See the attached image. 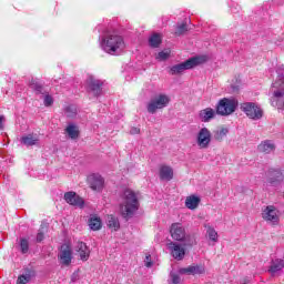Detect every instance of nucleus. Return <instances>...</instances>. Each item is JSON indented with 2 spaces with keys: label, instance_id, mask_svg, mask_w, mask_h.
Listing matches in <instances>:
<instances>
[{
  "label": "nucleus",
  "instance_id": "f3484780",
  "mask_svg": "<svg viewBox=\"0 0 284 284\" xmlns=\"http://www.w3.org/2000/svg\"><path fill=\"white\" fill-rule=\"evenodd\" d=\"M262 219L264 221H270V223H278V215L276 214V207L270 205L262 213Z\"/></svg>",
  "mask_w": 284,
  "mask_h": 284
},
{
  "label": "nucleus",
  "instance_id": "37998d69",
  "mask_svg": "<svg viewBox=\"0 0 284 284\" xmlns=\"http://www.w3.org/2000/svg\"><path fill=\"white\" fill-rule=\"evenodd\" d=\"M71 281H72V283H74V281H75V277H74V276H72Z\"/></svg>",
  "mask_w": 284,
  "mask_h": 284
},
{
  "label": "nucleus",
  "instance_id": "cd10ccee",
  "mask_svg": "<svg viewBox=\"0 0 284 284\" xmlns=\"http://www.w3.org/2000/svg\"><path fill=\"white\" fill-rule=\"evenodd\" d=\"M65 132H67L69 139H73V140H75L80 134L79 126L74 125L73 123H71L67 126Z\"/></svg>",
  "mask_w": 284,
  "mask_h": 284
},
{
  "label": "nucleus",
  "instance_id": "dca6fc26",
  "mask_svg": "<svg viewBox=\"0 0 284 284\" xmlns=\"http://www.w3.org/2000/svg\"><path fill=\"white\" fill-rule=\"evenodd\" d=\"M59 258L62 265H70L72 263V248L70 245H62L60 248Z\"/></svg>",
  "mask_w": 284,
  "mask_h": 284
},
{
  "label": "nucleus",
  "instance_id": "f8f14e48",
  "mask_svg": "<svg viewBox=\"0 0 284 284\" xmlns=\"http://www.w3.org/2000/svg\"><path fill=\"white\" fill-rule=\"evenodd\" d=\"M196 143L201 150H207L212 143V132L207 128H202L197 133Z\"/></svg>",
  "mask_w": 284,
  "mask_h": 284
},
{
  "label": "nucleus",
  "instance_id": "79ce46f5",
  "mask_svg": "<svg viewBox=\"0 0 284 284\" xmlns=\"http://www.w3.org/2000/svg\"><path fill=\"white\" fill-rule=\"evenodd\" d=\"M231 88H232L233 92H237V90H239V87H236V85H231Z\"/></svg>",
  "mask_w": 284,
  "mask_h": 284
},
{
  "label": "nucleus",
  "instance_id": "f03ea898",
  "mask_svg": "<svg viewBox=\"0 0 284 284\" xmlns=\"http://www.w3.org/2000/svg\"><path fill=\"white\" fill-rule=\"evenodd\" d=\"M101 48L106 54L119 57L125 49V41H123V37L119 34L108 33L102 38Z\"/></svg>",
  "mask_w": 284,
  "mask_h": 284
},
{
  "label": "nucleus",
  "instance_id": "20e7f679",
  "mask_svg": "<svg viewBox=\"0 0 284 284\" xmlns=\"http://www.w3.org/2000/svg\"><path fill=\"white\" fill-rule=\"evenodd\" d=\"M170 234L173 241L183 243L184 247H192L196 245V237L185 233V227L181 223H173L170 229Z\"/></svg>",
  "mask_w": 284,
  "mask_h": 284
},
{
  "label": "nucleus",
  "instance_id": "423d86ee",
  "mask_svg": "<svg viewBox=\"0 0 284 284\" xmlns=\"http://www.w3.org/2000/svg\"><path fill=\"white\" fill-rule=\"evenodd\" d=\"M277 78L278 80L273 83V99L278 110H284V65L277 69Z\"/></svg>",
  "mask_w": 284,
  "mask_h": 284
},
{
  "label": "nucleus",
  "instance_id": "4c0bfd02",
  "mask_svg": "<svg viewBox=\"0 0 284 284\" xmlns=\"http://www.w3.org/2000/svg\"><path fill=\"white\" fill-rule=\"evenodd\" d=\"M65 114L69 116V119H73V116H77V111L73 110L72 106H67Z\"/></svg>",
  "mask_w": 284,
  "mask_h": 284
},
{
  "label": "nucleus",
  "instance_id": "412c9836",
  "mask_svg": "<svg viewBox=\"0 0 284 284\" xmlns=\"http://www.w3.org/2000/svg\"><path fill=\"white\" fill-rule=\"evenodd\" d=\"M160 179L161 181H172V179H174V170H172V166L162 165L160 168Z\"/></svg>",
  "mask_w": 284,
  "mask_h": 284
},
{
  "label": "nucleus",
  "instance_id": "9d476101",
  "mask_svg": "<svg viewBox=\"0 0 284 284\" xmlns=\"http://www.w3.org/2000/svg\"><path fill=\"white\" fill-rule=\"evenodd\" d=\"M87 92L93 94V97H101L103 94V81L94 78V75H88L85 80Z\"/></svg>",
  "mask_w": 284,
  "mask_h": 284
},
{
  "label": "nucleus",
  "instance_id": "5701e85b",
  "mask_svg": "<svg viewBox=\"0 0 284 284\" xmlns=\"http://www.w3.org/2000/svg\"><path fill=\"white\" fill-rule=\"evenodd\" d=\"M77 247L81 261H88L90 258V247H88V244L85 242H79Z\"/></svg>",
  "mask_w": 284,
  "mask_h": 284
},
{
  "label": "nucleus",
  "instance_id": "6ab92c4d",
  "mask_svg": "<svg viewBox=\"0 0 284 284\" xmlns=\"http://www.w3.org/2000/svg\"><path fill=\"white\" fill-rule=\"evenodd\" d=\"M275 150H276V144H274L272 140L262 141L257 145V151L262 152V154H272V152H274Z\"/></svg>",
  "mask_w": 284,
  "mask_h": 284
},
{
  "label": "nucleus",
  "instance_id": "7c9ffc66",
  "mask_svg": "<svg viewBox=\"0 0 284 284\" xmlns=\"http://www.w3.org/2000/svg\"><path fill=\"white\" fill-rule=\"evenodd\" d=\"M284 267V261L283 260H275L272 262L268 272H271V274H276V272H281V270H283Z\"/></svg>",
  "mask_w": 284,
  "mask_h": 284
},
{
  "label": "nucleus",
  "instance_id": "a19ab883",
  "mask_svg": "<svg viewBox=\"0 0 284 284\" xmlns=\"http://www.w3.org/2000/svg\"><path fill=\"white\" fill-rule=\"evenodd\" d=\"M3 121H6V116L0 115V130H3Z\"/></svg>",
  "mask_w": 284,
  "mask_h": 284
},
{
  "label": "nucleus",
  "instance_id": "b1692460",
  "mask_svg": "<svg viewBox=\"0 0 284 284\" xmlns=\"http://www.w3.org/2000/svg\"><path fill=\"white\" fill-rule=\"evenodd\" d=\"M199 203H201V197L196 195H190L185 200V206L189 210H196L199 207Z\"/></svg>",
  "mask_w": 284,
  "mask_h": 284
},
{
  "label": "nucleus",
  "instance_id": "c85d7f7f",
  "mask_svg": "<svg viewBox=\"0 0 284 284\" xmlns=\"http://www.w3.org/2000/svg\"><path fill=\"white\" fill-rule=\"evenodd\" d=\"M205 229H206V236L209 241H212L213 243H217L219 233L216 232V230H214V227H212L211 225H205Z\"/></svg>",
  "mask_w": 284,
  "mask_h": 284
},
{
  "label": "nucleus",
  "instance_id": "1a4fd4ad",
  "mask_svg": "<svg viewBox=\"0 0 284 284\" xmlns=\"http://www.w3.org/2000/svg\"><path fill=\"white\" fill-rule=\"evenodd\" d=\"M168 105H170V97L159 94L149 102L146 110L149 114H156V110H163V108H168Z\"/></svg>",
  "mask_w": 284,
  "mask_h": 284
},
{
  "label": "nucleus",
  "instance_id": "a878e982",
  "mask_svg": "<svg viewBox=\"0 0 284 284\" xmlns=\"http://www.w3.org/2000/svg\"><path fill=\"white\" fill-rule=\"evenodd\" d=\"M106 225L108 227H110V230H114V232H119V230H121V223L119 222V217L114 215L108 216Z\"/></svg>",
  "mask_w": 284,
  "mask_h": 284
},
{
  "label": "nucleus",
  "instance_id": "9b49d317",
  "mask_svg": "<svg viewBox=\"0 0 284 284\" xmlns=\"http://www.w3.org/2000/svg\"><path fill=\"white\" fill-rule=\"evenodd\" d=\"M266 176V185L270 187H281L283 185L284 175L280 169H268Z\"/></svg>",
  "mask_w": 284,
  "mask_h": 284
},
{
  "label": "nucleus",
  "instance_id": "6e6552de",
  "mask_svg": "<svg viewBox=\"0 0 284 284\" xmlns=\"http://www.w3.org/2000/svg\"><path fill=\"white\" fill-rule=\"evenodd\" d=\"M240 110L246 114L252 121H261L263 119V109L256 102H244L240 104Z\"/></svg>",
  "mask_w": 284,
  "mask_h": 284
},
{
  "label": "nucleus",
  "instance_id": "39448f33",
  "mask_svg": "<svg viewBox=\"0 0 284 284\" xmlns=\"http://www.w3.org/2000/svg\"><path fill=\"white\" fill-rule=\"evenodd\" d=\"M197 274H205V266L202 264H193L187 267H181L178 270V273L171 272L170 278L171 283L181 284V276H196Z\"/></svg>",
  "mask_w": 284,
  "mask_h": 284
},
{
  "label": "nucleus",
  "instance_id": "0eeeda50",
  "mask_svg": "<svg viewBox=\"0 0 284 284\" xmlns=\"http://www.w3.org/2000/svg\"><path fill=\"white\" fill-rule=\"evenodd\" d=\"M236 108H239V100L234 98H223L217 102L215 113L220 116H230V114L236 112Z\"/></svg>",
  "mask_w": 284,
  "mask_h": 284
},
{
  "label": "nucleus",
  "instance_id": "7ed1b4c3",
  "mask_svg": "<svg viewBox=\"0 0 284 284\" xmlns=\"http://www.w3.org/2000/svg\"><path fill=\"white\" fill-rule=\"evenodd\" d=\"M207 61H210V57L207 55L192 57L184 62L172 65L169 70V74H171L172 77L176 74H183L185 70H193V68H196L197 65H203V63H207Z\"/></svg>",
  "mask_w": 284,
  "mask_h": 284
},
{
  "label": "nucleus",
  "instance_id": "bb28decb",
  "mask_svg": "<svg viewBox=\"0 0 284 284\" xmlns=\"http://www.w3.org/2000/svg\"><path fill=\"white\" fill-rule=\"evenodd\" d=\"M163 43V39L161 38V33H153L149 38L150 48H159Z\"/></svg>",
  "mask_w": 284,
  "mask_h": 284
},
{
  "label": "nucleus",
  "instance_id": "2f4dec72",
  "mask_svg": "<svg viewBox=\"0 0 284 284\" xmlns=\"http://www.w3.org/2000/svg\"><path fill=\"white\" fill-rule=\"evenodd\" d=\"M229 132H230V130L227 128H222L220 130H216L213 132V134H214L213 139L215 141L221 142V141H223V139H225V136H227Z\"/></svg>",
  "mask_w": 284,
  "mask_h": 284
},
{
  "label": "nucleus",
  "instance_id": "f257e3e1",
  "mask_svg": "<svg viewBox=\"0 0 284 284\" xmlns=\"http://www.w3.org/2000/svg\"><path fill=\"white\" fill-rule=\"evenodd\" d=\"M120 199L122 201L120 204V214L122 219L128 221L129 219H132L134 214H136L141 205L139 203V196L132 189H124L120 194Z\"/></svg>",
  "mask_w": 284,
  "mask_h": 284
},
{
  "label": "nucleus",
  "instance_id": "ea45409f",
  "mask_svg": "<svg viewBox=\"0 0 284 284\" xmlns=\"http://www.w3.org/2000/svg\"><path fill=\"white\" fill-rule=\"evenodd\" d=\"M139 132H141V129L135 128V126L131 128V130H130V134H139Z\"/></svg>",
  "mask_w": 284,
  "mask_h": 284
},
{
  "label": "nucleus",
  "instance_id": "72a5a7b5",
  "mask_svg": "<svg viewBox=\"0 0 284 284\" xmlns=\"http://www.w3.org/2000/svg\"><path fill=\"white\" fill-rule=\"evenodd\" d=\"M187 32V18L185 21L181 24L178 23L176 29H175V37H181Z\"/></svg>",
  "mask_w": 284,
  "mask_h": 284
},
{
  "label": "nucleus",
  "instance_id": "4468645a",
  "mask_svg": "<svg viewBox=\"0 0 284 284\" xmlns=\"http://www.w3.org/2000/svg\"><path fill=\"white\" fill-rule=\"evenodd\" d=\"M88 183L94 192H103V186L105 185V180L101 174L93 173L88 176Z\"/></svg>",
  "mask_w": 284,
  "mask_h": 284
},
{
  "label": "nucleus",
  "instance_id": "aec40b11",
  "mask_svg": "<svg viewBox=\"0 0 284 284\" xmlns=\"http://www.w3.org/2000/svg\"><path fill=\"white\" fill-rule=\"evenodd\" d=\"M20 143L27 148H32V145H39V135L30 133L21 136Z\"/></svg>",
  "mask_w": 284,
  "mask_h": 284
},
{
  "label": "nucleus",
  "instance_id": "e433bc0d",
  "mask_svg": "<svg viewBox=\"0 0 284 284\" xmlns=\"http://www.w3.org/2000/svg\"><path fill=\"white\" fill-rule=\"evenodd\" d=\"M156 59L160 61H168V59H170V51H160Z\"/></svg>",
  "mask_w": 284,
  "mask_h": 284
},
{
  "label": "nucleus",
  "instance_id": "c756f323",
  "mask_svg": "<svg viewBox=\"0 0 284 284\" xmlns=\"http://www.w3.org/2000/svg\"><path fill=\"white\" fill-rule=\"evenodd\" d=\"M32 276H34V271L27 268L24 275H20L18 277V283L19 284H27L30 283Z\"/></svg>",
  "mask_w": 284,
  "mask_h": 284
},
{
  "label": "nucleus",
  "instance_id": "2eb2a0df",
  "mask_svg": "<svg viewBox=\"0 0 284 284\" xmlns=\"http://www.w3.org/2000/svg\"><path fill=\"white\" fill-rule=\"evenodd\" d=\"M169 250H171V254L175 261H183L185 258V248L181 244L171 242L169 243Z\"/></svg>",
  "mask_w": 284,
  "mask_h": 284
},
{
  "label": "nucleus",
  "instance_id": "473e14b6",
  "mask_svg": "<svg viewBox=\"0 0 284 284\" xmlns=\"http://www.w3.org/2000/svg\"><path fill=\"white\" fill-rule=\"evenodd\" d=\"M45 232H48V224L42 223L36 237L37 243H42L43 239H45Z\"/></svg>",
  "mask_w": 284,
  "mask_h": 284
},
{
  "label": "nucleus",
  "instance_id": "f704fd0d",
  "mask_svg": "<svg viewBox=\"0 0 284 284\" xmlns=\"http://www.w3.org/2000/svg\"><path fill=\"white\" fill-rule=\"evenodd\" d=\"M20 252L21 254H28L30 252V242L26 237L20 239Z\"/></svg>",
  "mask_w": 284,
  "mask_h": 284
},
{
  "label": "nucleus",
  "instance_id": "ddd939ff",
  "mask_svg": "<svg viewBox=\"0 0 284 284\" xmlns=\"http://www.w3.org/2000/svg\"><path fill=\"white\" fill-rule=\"evenodd\" d=\"M64 201L73 207H80V210H83L85 207V201L74 191L65 192Z\"/></svg>",
  "mask_w": 284,
  "mask_h": 284
},
{
  "label": "nucleus",
  "instance_id": "4be33fe9",
  "mask_svg": "<svg viewBox=\"0 0 284 284\" xmlns=\"http://www.w3.org/2000/svg\"><path fill=\"white\" fill-rule=\"evenodd\" d=\"M29 88H31L36 94H48V91L43 88V83L34 78L29 82Z\"/></svg>",
  "mask_w": 284,
  "mask_h": 284
},
{
  "label": "nucleus",
  "instance_id": "58836bf2",
  "mask_svg": "<svg viewBox=\"0 0 284 284\" xmlns=\"http://www.w3.org/2000/svg\"><path fill=\"white\" fill-rule=\"evenodd\" d=\"M145 267H152L154 265V262H152V255L148 254L144 260Z\"/></svg>",
  "mask_w": 284,
  "mask_h": 284
},
{
  "label": "nucleus",
  "instance_id": "a211bd4d",
  "mask_svg": "<svg viewBox=\"0 0 284 284\" xmlns=\"http://www.w3.org/2000/svg\"><path fill=\"white\" fill-rule=\"evenodd\" d=\"M216 118V111L212 108L203 109L199 112V119L202 123H210L212 119Z\"/></svg>",
  "mask_w": 284,
  "mask_h": 284
},
{
  "label": "nucleus",
  "instance_id": "c9c22d12",
  "mask_svg": "<svg viewBox=\"0 0 284 284\" xmlns=\"http://www.w3.org/2000/svg\"><path fill=\"white\" fill-rule=\"evenodd\" d=\"M53 103L54 98H52V95H50L47 91V93H44L43 104L45 105V108H50L51 105H53Z\"/></svg>",
  "mask_w": 284,
  "mask_h": 284
},
{
  "label": "nucleus",
  "instance_id": "393cba45",
  "mask_svg": "<svg viewBox=\"0 0 284 284\" xmlns=\"http://www.w3.org/2000/svg\"><path fill=\"white\" fill-rule=\"evenodd\" d=\"M89 227L90 230H92L93 232H99V230H101L102 227V222H101V217L97 216V215H92L89 219Z\"/></svg>",
  "mask_w": 284,
  "mask_h": 284
}]
</instances>
